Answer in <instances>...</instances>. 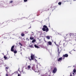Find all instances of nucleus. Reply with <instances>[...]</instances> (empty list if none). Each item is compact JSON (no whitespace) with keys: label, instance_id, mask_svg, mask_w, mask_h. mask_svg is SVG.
I'll list each match as a JSON object with an SVG mask.
<instances>
[{"label":"nucleus","instance_id":"obj_1","mask_svg":"<svg viewBox=\"0 0 76 76\" xmlns=\"http://www.w3.org/2000/svg\"><path fill=\"white\" fill-rule=\"evenodd\" d=\"M23 19V18H18L17 19H13L11 20H10V21L9 20L6 21L5 22H4V23L5 24H6V25H7V24L6 23H9V22H11V23H12V22H16L17 20H22Z\"/></svg>","mask_w":76,"mask_h":76},{"label":"nucleus","instance_id":"obj_2","mask_svg":"<svg viewBox=\"0 0 76 76\" xmlns=\"http://www.w3.org/2000/svg\"><path fill=\"white\" fill-rule=\"evenodd\" d=\"M43 28H42V30L43 31H46V32L49 31V29H48L47 26L44 25L43 26Z\"/></svg>","mask_w":76,"mask_h":76},{"label":"nucleus","instance_id":"obj_3","mask_svg":"<svg viewBox=\"0 0 76 76\" xmlns=\"http://www.w3.org/2000/svg\"><path fill=\"white\" fill-rule=\"evenodd\" d=\"M34 57H35V55H33V54H32L31 55V58H30V57H28V59L29 60H30V61H31L32 60H33L34 59Z\"/></svg>","mask_w":76,"mask_h":76},{"label":"nucleus","instance_id":"obj_4","mask_svg":"<svg viewBox=\"0 0 76 76\" xmlns=\"http://www.w3.org/2000/svg\"><path fill=\"white\" fill-rule=\"evenodd\" d=\"M14 48H15V46L13 45L12 46L11 49V51L12 52L14 51Z\"/></svg>","mask_w":76,"mask_h":76},{"label":"nucleus","instance_id":"obj_5","mask_svg":"<svg viewBox=\"0 0 76 76\" xmlns=\"http://www.w3.org/2000/svg\"><path fill=\"white\" fill-rule=\"evenodd\" d=\"M32 70H34L35 72H38V71L35 70V66H33L32 67Z\"/></svg>","mask_w":76,"mask_h":76},{"label":"nucleus","instance_id":"obj_6","mask_svg":"<svg viewBox=\"0 0 76 76\" xmlns=\"http://www.w3.org/2000/svg\"><path fill=\"white\" fill-rule=\"evenodd\" d=\"M57 68H55L53 71V72L54 73H56V72H57Z\"/></svg>","mask_w":76,"mask_h":76},{"label":"nucleus","instance_id":"obj_7","mask_svg":"<svg viewBox=\"0 0 76 76\" xmlns=\"http://www.w3.org/2000/svg\"><path fill=\"white\" fill-rule=\"evenodd\" d=\"M8 57L7 56H4V58L5 59H6L7 58H9V57H10V56H9V55H8Z\"/></svg>","mask_w":76,"mask_h":76},{"label":"nucleus","instance_id":"obj_8","mask_svg":"<svg viewBox=\"0 0 76 76\" xmlns=\"http://www.w3.org/2000/svg\"><path fill=\"white\" fill-rule=\"evenodd\" d=\"M9 69V66H7L5 67V70L6 71L7 73V69Z\"/></svg>","mask_w":76,"mask_h":76},{"label":"nucleus","instance_id":"obj_9","mask_svg":"<svg viewBox=\"0 0 76 76\" xmlns=\"http://www.w3.org/2000/svg\"><path fill=\"white\" fill-rule=\"evenodd\" d=\"M63 57H68V54H65L63 56Z\"/></svg>","mask_w":76,"mask_h":76},{"label":"nucleus","instance_id":"obj_10","mask_svg":"<svg viewBox=\"0 0 76 76\" xmlns=\"http://www.w3.org/2000/svg\"><path fill=\"white\" fill-rule=\"evenodd\" d=\"M48 43L50 45H52V43H51V42L50 41H49L48 42Z\"/></svg>","mask_w":76,"mask_h":76},{"label":"nucleus","instance_id":"obj_11","mask_svg":"<svg viewBox=\"0 0 76 76\" xmlns=\"http://www.w3.org/2000/svg\"><path fill=\"white\" fill-rule=\"evenodd\" d=\"M34 45V47H35V48H39V47L37 45Z\"/></svg>","mask_w":76,"mask_h":76},{"label":"nucleus","instance_id":"obj_12","mask_svg":"<svg viewBox=\"0 0 76 76\" xmlns=\"http://www.w3.org/2000/svg\"><path fill=\"white\" fill-rule=\"evenodd\" d=\"M58 53V56L60 55V52L59 51V49L58 48V50H57Z\"/></svg>","mask_w":76,"mask_h":76},{"label":"nucleus","instance_id":"obj_13","mask_svg":"<svg viewBox=\"0 0 76 76\" xmlns=\"http://www.w3.org/2000/svg\"><path fill=\"white\" fill-rule=\"evenodd\" d=\"M62 60V57H61L58 59V61H60V60Z\"/></svg>","mask_w":76,"mask_h":76},{"label":"nucleus","instance_id":"obj_14","mask_svg":"<svg viewBox=\"0 0 76 76\" xmlns=\"http://www.w3.org/2000/svg\"><path fill=\"white\" fill-rule=\"evenodd\" d=\"M21 35L22 37H23L24 36H25V34L23 33H21Z\"/></svg>","mask_w":76,"mask_h":76},{"label":"nucleus","instance_id":"obj_15","mask_svg":"<svg viewBox=\"0 0 76 76\" xmlns=\"http://www.w3.org/2000/svg\"><path fill=\"white\" fill-rule=\"evenodd\" d=\"M30 39L31 40H33V39H34V37H30Z\"/></svg>","mask_w":76,"mask_h":76},{"label":"nucleus","instance_id":"obj_16","mask_svg":"<svg viewBox=\"0 0 76 76\" xmlns=\"http://www.w3.org/2000/svg\"><path fill=\"white\" fill-rule=\"evenodd\" d=\"M29 47L30 48H34V46H33V45H29Z\"/></svg>","mask_w":76,"mask_h":76},{"label":"nucleus","instance_id":"obj_17","mask_svg":"<svg viewBox=\"0 0 76 76\" xmlns=\"http://www.w3.org/2000/svg\"><path fill=\"white\" fill-rule=\"evenodd\" d=\"M36 41V40H35V39H33L32 41V43H34V42H35Z\"/></svg>","mask_w":76,"mask_h":76},{"label":"nucleus","instance_id":"obj_18","mask_svg":"<svg viewBox=\"0 0 76 76\" xmlns=\"http://www.w3.org/2000/svg\"><path fill=\"white\" fill-rule=\"evenodd\" d=\"M20 72V74H19L18 73V76H21V72Z\"/></svg>","mask_w":76,"mask_h":76},{"label":"nucleus","instance_id":"obj_19","mask_svg":"<svg viewBox=\"0 0 76 76\" xmlns=\"http://www.w3.org/2000/svg\"><path fill=\"white\" fill-rule=\"evenodd\" d=\"M49 9H50L49 8H48L47 7L45 9V10L47 11V10H49Z\"/></svg>","mask_w":76,"mask_h":76},{"label":"nucleus","instance_id":"obj_20","mask_svg":"<svg viewBox=\"0 0 76 76\" xmlns=\"http://www.w3.org/2000/svg\"><path fill=\"white\" fill-rule=\"evenodd\" d=\"M27 68L28 69H31V66L30 65H29V66H28L27 67Z\"/></svg>","mask_w":76,"mask_h":76},{"label":"nucleus","instance_id":"obj_21","mask_svg":"<svg viewBox=\"0 0 76 76\" xmlns=\"http://www.w3.org/2000/svg\"><path fill=\"white\" fill-rule=\"evenodd\" d=\"M73 72H74V73H76V69H74Z\"/></svg>","mask_w":76,"mask_h":76},{"label":"nucleus","instance_id":"obj_22","mask_svg":"<svg viewBox=\"0 0 76 76\" xmlns=\"http://www.w3.org/2000/svg\"><path fill=\"white\" fill-rule=\"evenodd\" d=\"M14 53H15V54H16V53H17V51L16 50H15L14 51Z\"/></svg>","mask_w":76,"mask_h":76},{"label":"nucleus","instance_id":"obj_23","mask_svg":"<svg viewBox=\"0 0 76 76\" xmlns=\"http://www.w3.org/2000/svg\"><path fill=\"white\" fill-rule=\"evenodd\" d=\"M58 4H59V5H61V2H60L58 3Z\"/></svg>","mask_w":76,"mask_h":76},{"label":"nucleus","instance_id":"obj_24","mask_svg":"<svg viewBox=\"0 0 76 76\" xmlns=\"http://www.w3.org/2000/svg\"><path fill=\"white\" fill-rule=\"evenodd\" d=\"M13 2V1H10V3H12Z\"/></svg>","mask_w":76,"mask_h":76},{"label":"nucleus","instance_id":"obj_25","mask_svg":"<svg viewBox=\"0 0 76 76\" xmlns=\"http://www.w3.org/2000/svg\"><path fill=\"white\" fill-rule=\"evenodd\" d=\"M47 38H48V39H50V37L49 36H47Z\"/></svg>","mask_w":76,"mask_h":76},{"label":"nucleus","instance_id":"obj_26","mask_svg":"<svg viewBox=\"0 0 76 76\" xmlns=\"http://www.w3.org/2000/svg\"><path fill=\"white\" fill-rule=\"evenodd\" d=\"M19 44L20 45H21V46H22V44L20 42L19 43Z\"/></svg>","mask_w":76,"mask_h":76},{"label":"nucleus","instance_id":"obj_27","mask_svg":"<svg viewBox=\"0 0 76 76\" xmlns=\"http://www.w3.org/2000/svg\"><path fill=\"white\" fill-rule=\"evenodd\" d=\"M28 1V0H24V2H26Z\"/></svg>","mask_w":76,"mask_h":76},{"label":"nucleus","instance_id":"obj_28","mask_svg":"<svg viewBox=\"0 0 76 76\" xmlns=\"http://www.w3.org/2000/svg\"><path fill=\"white\" fill-rule=\"evenodd\" d=\"M6 76H9V75H8V74H6Z\"/></svg>","mask_w":76,"mask_h":76},{"label":"nucleus","instance_id":"obj_29","mask_svg":"<svg viewBox=\"0 0 76 76\" xmlns=\"http://www.w3.org/2000/svg\"><path fill=\"white\" fill-rule=\"evenodd\" d=\"M69 35L70 37H71V36H72V34L70 33V34H69Z\"/></svg>","mask_w":76,"mask_h":76},{"label":"nucleus","instance_id":"obj_30","mask_svg":"<svg viewBox=\"0 0 76 76\" xmlns=\"http://www.w3.org/2000/svg\"><path fill=\"white\" fill-rule=\"evenodd\" d=\"M69 76H72V73H70V75Z\"/></svg>","mask_w":76,"mask_h":76},{"label":"nucleus","instance_id":"obj_31","mask_svg":"<svg viewBox=\"0 0 76 76\" xmlns=\"http://www.w3.org/2000/svg\"><path fill=\"white\" fill-rule=\"evenodd\" d=\"M41 76H45V75H41Z\"/></svg>","mask_w":76,"mask_h":76},{"label":"nucleus","instance_id":"obj_32","mask_svg":"<svg viewBox=\"0 0 76 76\" xmlns=\"http://www.w3.org/2000/svg\"><path fill=\"white\" fill-rule=\"evenodd\" d=\"M72 75H75V73H74V72H73Z\"/></svg>","mask_w":76,"mask_h":76},{"label":"nucleus","instance_id":"obj_33","mask_svg":"<svg viewBox=\"0 0 76 76\" xmlns=\"http://www.w3.org/2000/svg\"><path fill=\"white\" fill-rule=\"evenodd\" d=\"M15 73H12V75H13V74H14Z\"/></svg>","mask_w":76,"mask_h":76},{"label":"nucleus","instance_id":"obj_34","mask_svg":"<svg viewBox=\"0 0 76 76\" xmlns=\"http://www.w3.org/2000/svg\"><path fill=\"white\" fill-rule=\"evenodd\" d=\"M63 59H64V57H63Z\"/></svg>","mask_w":76,"mask_h":76},{"label":"nucleus","instance_id":"obj_35","mask_svg":"<svg viewBox=\"0 0 76 76\" xmlns=\"http://www.w3.org/2000/svg\"><path fill=\"white\" fill-rule=\"evenodd\" d=\"M37 16H39V15H37Z\"/></svg>","mask_w":76,"mask_h":76},{"label":"nucleus","instance_id":"obj_36","mask_svg":"<svg viewBox=\"0 0 76 76\" xmlns=\"http://www.w3.org/2000/svg\"><path fill=\"white\" fill-rule=\"evenodd\" d=\"M64 44H65V43H64V44H63L64 46Z\"/></svg>","mask_w":76,"mask_h":76},{"label":"nucleus","instance_id":"obj_37","mask_svg":"<svg viewBox=\"0 0 76 76\" xmlns=\"http://www.w3.org/2000/svg\"><path fill=\"white\" fill-rule=\"evenodd\" d=\"M19 70L18 71H19V68L18 69Z\"/></svg>","mask_w":76,"mask_h":76},{"label":"nucleus","instance_id":"obj_38","mask_svg":"<svg viewBox=\"0 0 76 76\" xmlns=\"http://www.w3.org/2000/svg\"><path fill=\"white\" fill-rule=\"evenodd\" d=\"M48 76H50V75H48Z\"/></svg>","mask_w":76,"mask_h":76},{"label":"nucleus","instance_id":"obj_39","mask_svg":"<svg viewBox=\"0 0 76 76\" xmlns=\"http://www.w3.org/2000/svg\"><path fill=\"white\" fill-rule=\"evenodd\" d=\"M37 66H38V65H37Z\"/></svg>","mask_w":76,"mask_h":76},{"label":"nucleus","instance_id":"obj_40","mask_svg":"<svg viewBox=\"0 0 76 76\" xmlns=\"http://www.w3.org/2000/svg\"><path fill=\"white\" fill-rule=\"evenodd\" d=\"M55 44H56V43L55 42Z\"/></svg>","mask_w":76,"mask_h":76},{"label":"nucleus","instance_id":"obj_41","mask_svg":"<svg viewBox=\"0 0 76 76\" xmlns=\"http://www.w3.org/2000/svg\"><path fill=\"white\" fill-rule=\"evenodd\" d=\"M30 28H31V27H30Z\"/></svg>","mask_w":76,"mask_h":76},{"label":"nucleus","instance_id":"obj_42","mask_svg":"<svg viewBox=\"0 0 76 76\" xmlns=\"http://www.w3.org/2000/svg\"><path fill=\"white\" fill-rule=\"evenodd\" d=\"M63 76H64V75H63Z\"/></svg>","mask_w":76,"mask_h":76}]
</instances>
